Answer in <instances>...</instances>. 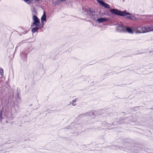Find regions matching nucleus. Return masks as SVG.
<instances>
[{
    "mask_svg": "<svg viewBox=\"0 0 153 153\" xmlns=\"http://www.w3.org/2000/svg\"><path fill=\"white\" fill-rule=\"evenodd\" d=\"M116 148H117L115 149H119L121 150H122V149H123V148L122 147H121V148H120L119 146L117 147Z\"/></svg>",
    "mask_w": 153,
    "mask_h": 153,
    "instance_id": "20",
    "label": "nucleus"
},
{
    "mask_svg": "<svg viewBox=\"0 0 153 153\" xmlns=\"http://www.w3.org/2000/svg\"><path fill=\"white\" fill-rule=\"evenodd\" d=\"M145 28L146 31L143 33L153 31V25H151V26H146Z\"/></svg>",
    "mask_w": 153,
    "mask_h": 153,
    "instance_id": "9",
    "label": "nucleus"
},
{
    "mask_svg": "<svg viewBox=\"0 0 153 153\" xmlns=\"http://www.w3.org/2000/svg\"><path fill=\"white\" fill-rule=\"evenodd\" d=\"M32 19L33 22L32 24L31 27L39 26V24H40V19L38 17L36 16H33L32 17Z\"/></svg>",
    "mask_w": 153,
    "mask_h": 153,
    "instance_id": "2",
    "label": "nucleus"
},
{
    "mask_svg": "<svg viewBox=\"0 0 153 153\" xmlns=\"http://www.w3.org/2000/svg\"><path fill=\"white\" fill-rule=\"evenodd\" d=\"M76 100L74 99L72 100V104L73 105H76V104L75 103V102H76Z\"/></svg>",
    "mask_w": 153,
    "mask_h": 153,
    "instance_id": "19",
    "label": "nucleus"
},
{
    "mask_svg": "<svg viewBox=\"0 0 153 153\" xmlns=\"http://www.w3.org/2000/svg\"><path fill=\"white\" fill-rule=\"evenodd\" d=\"M125 145H127L128 146V147H129V145H130L128 143H125Z\"/></svg>",
    "mask_w": 153,
    "mask_h": 153,
    "instance_id": "21",
    "label": "nucleus"
},
{
    "mask_svg": "<svg viewBox=\"0 0 153 153\" xmlns=\"http://www.w3.org/2000/svg\"><path fill=\"white\" fill-rule=\"evenodd\" d=\"M126 32H127L128 33H133V31L132 30V29L130 27H126Z\"/></svg>",
    "mask_w": 153,
    "mask_h": 153,
    "instance_id": "12",
    "label": "nucleus"
},
{
    "mask_svg": "<svg viewBox=\"0 0 153 153\" xmlns=\"http://www.w3.org/2000/svg\"><path fill=\"white\" fill-rule=\"evenodd\" d=\"M27 4H33V2H32L33 0H23Z\"/></svg>",
    "mask_w": 153,
    "mask_h": 153,
    "instance_id": "15",
    "label": "nucleus"
},
{
    "mask_svg": "<svg viewBox=\"0 0 153 153\" xmlns=\"http://www.w3.org/2000/svg\"><path fill=\"white\" fill-rule=\"evenodd\" d=\"M66 0H61V1H66Z\"/></svg>",
    "mask_w": 153,
    "mask_h": 153,
    "instance_id": "22",
    "label": "nucleus"
},
{
    "mask_svg": "<svg viewBox=\"0 0 153 153\" xmlns=\"http://www.w3.org/2000/svg\"><path fill=\"white\" fill-rule=\"evenodd\" d=\"M41 22L42 23H43V21H46V16L45 11H44L43 15L41 17Z\"/></svg>",
    "mask_w": 153,
    "mask_h": 153,
    "instance_id": "11",
    "label": "nucleus"
},
{
    "mask_svg": "<svg viewBox=\"0 0 153 153\" xmlns=\"http://www.w3.org/2000/svg\"><path fill=\"white\" fill-rule=\"evenodd\" d=\"M44 23H42V25H40V24H39V26H37V27H38L39 28V29H42L43 27H44Z\"/></svg>",
    "mask_w": 153,
    "mask_h": 153,
    "instance_id": "17",
    "label": "nucleus"
},
{
    "mask_svg": "<svg viewBox=\"0 0 153 153\" xmlns=\"http://www.w3.org/2000/svg\"><path fill=\"white\" fill-rule=\"evenodd\" d=\"M87 11L92 19L94 20H96L97 15L95 14V12L94 10H91L90 8H88L87 9Z\"/></svg>",
    "mask_w": 153,
    "mask_h": 153,
    "instance_id": "3",
    "label": "nucleus"
},
{
    "mask_svg": "<svg viewBox=\"0 0 153 153\" xmlns=\"http://www.w3.org/2000/svg\"><path fill=\"white\" fill-rule=\"evenodd\" d=\"M0 75L1 76H2L4 75L3 70L2 68L0 69Z\"/></svg>",
    "mask_w": 153,
    "mask_h": 153,
    "instance_id": "18",
    "label": "nucleus"
},
{
    "mask_svg": "<svg viewBox=\"0 0 153 153\" xmlns=\"http://www.w3.org/2000/svg\"><path fill=\"white\" fill-rule=\"evenodd\" d=\"M28 53V52H27L26 49L24 50L20 54V56L21 58L23 60H26L27 58V54Z\"/></svg>",
    "mask_w": 153,
    "mask_h": 153,
    "instance_id": "5",
    "label": "nucleus"
},
{
    "mask_svg": "<svg viewBox=\"0 0 153 153\" xmlns=\"http://www.w3.org/2000/svg\"><path fill=\"white\" fill-rule=\"evenodd\" d=\"M39 29V28L37 27H36L33 28L31 30V31L32 33H34L37 32Z\"/></svg>",
    "mask_w": 153,
    "mask_h": 153,
    "instance_id": "14",
    "label": "nucleus"
},
{
    "mask_svg": "<svg viewBox=\"0 0 153 153\" xmlns=\"http://www.w3.org/2000/svg\"><path fill=\"white\" fill-rule=\"evenodd\" d=\"M110 12L112 14L115 15L121 16H126L128 19L131 20H135L136 19V18L134 15L127 12L126 10L122 11L113 8L110 10Z\"/></svg>",
    "mask_w": 153,
    "mask_h": 153,
    "instance_id": "1",
    "label": "nucleus"
},
{
    "mask_svg": "<svg viewBox=\"0 0 153 153\" xmlns=\"http://www.w3.org/2000/svg\"><path fill=\"white\" fill-rule=\"evenodd\" d=\"M31 10L32 12V15L33 16H36L38 14L37 10L33 6H32Z\"/></svg>",
    "mask_w": 153,
    "mask_h": 153,
    "instance_id": "10",
    "label": "nucleus"
},
{
    "mask_svg": "<svg viewBox=\"0 0 153 153\" xmlns=\"http://www.w3.org/2000/svg\"><path fill=\"white\" fill-rule=\"evenodd\" d=\"M3 110H0V121L2 120L3 118Z\"/></svg>",
    "mask_w": 153,
    "mask_h": 153,
    "instance_id": "16",
    "label": "nucleus"
},
{
    "mask_svg": "<svg viewBox=\"0 0 153 153\" xmlns=\"http://www.w3.org/2000/svg\"><path fill=\"white\" fill-rule=\"evenodd\" d=\"M95 115V113L93 111H92L89 112H87L85 113L82 114H81V116H94Z\"/></svg>",
    "mask_w": 153,
    "mask_h": 153,
    "instance_id": "7",
    "label": "nucleus"
},
{
    "mask_svg": "<svg viewBox=\"0 0 153 153\" xmlns=\"http://www.w3.org/2000/svg\"><path fill=\"white\" fill-rule=\"evenodd\" d=\"M126 27L122 25H119L116 28V30L117 31L121 32H126Z\"/></svg>",
    "mask_w": 153,
    "mask_h": 153,
    "instance_id": "4",
    "label": "nucleus"
},
{
    "mask_svg": "<svg viewBox=\"0 0 153 153\" xmlns=\"http://www.w3.org/2000/svg\"><path fill=\"white\" fill-rule=\"evenodd\" d=\"M98 2L100 4H101L103 7H105L109 9L110 8V5L107 4L105 3L104 1L102 0H97Z\"/></svg>",
    "mask_w": 153,
    "mask_h": 153,
    "instance_id": "6",
    "label": "nucleus"
},
{
    "mask_svg": "<svg viewBox=\"0 0 153 153\" xmlns=\"http://www.w3.org/2000/svg\"><path fill=\"white\" fill-rule=\"evenodd\" d=\"M124 151H126L128 152H129L130 153H131L132 152H135V151L134 150V149H131L130 150V149L129 148H128V147H127L126 148V149H124Z\"/></svg>",
    "mask_w": 153,
    "mask_h": 153,
    "instance_id": "13",
    "label": "nucleus"
},
{
    "mask_svg": "<svg viewBox=\"0 0 153 153\" xmlns=\"http://www.w3.org/2000/svg\"><path fill=\"white\" fill-rule=\"evenodd\" d=\"M109 20V19L106 18H99L97 21L98 23L100 24L104 21H107Z\"/></svg>",
    "mask_w": 153,
    "mask_h": 153,
    "instance_id": "8",
    "label": "nucleus"
}]
</instances>
